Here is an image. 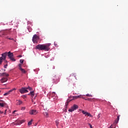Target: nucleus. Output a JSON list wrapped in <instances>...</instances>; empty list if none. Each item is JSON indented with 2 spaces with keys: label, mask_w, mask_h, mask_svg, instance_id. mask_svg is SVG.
Masks as SVG:
<instances>
[{
  "label": "nucleus",
  "mask_w": 128,
  "mask_h": 128,
  "mask_svg": "<svg viewBox=\"0 0 128 128\" xmlns=\"http://www.w3.org/2000/svg\"><path fill=\"white\" fill-rule=\"evenodd\" d=\"M88 126H90V128H92V124H88Z\"/></svg>",
  "instance_id": "7c9ffc66"
},
{
  "label": "nucleus",
  "mask_w": 128,
  "mask_h": 128,
  "mask_svg": "<svg viewBox=\"0 0 128 128\" xmlns=\"http://www.w3.org/2000/svg\"><path fill=\"white\" fill-rule=\"evenodd\" d=\"M0 114H3V112H2V111H0Z\"/></svg>",
  "instance_id": "ea45409f"
},
{
  "label": "nucleus",
  "mask_w": 128,
  "mask_h": 128,
  "mask_svg": "<svg viewBox=\"0 0 128 128\" xmlns=\"http://www.w3.org/2000/svg\"><path fill=\"white\" fill-rule=\"evenodd\" d=\"M12 90V92L13 90H16V88H14Z\"/></svg>",
  "instance_id": "c9c22d12"
},
{
  "label": "nucleus",
  "mask_w": 128,
  "mask_h": 128,
  "mask_svg": "<svg viewBox=\"0 0 128 128\" xmlns=\"http://www.w3.org/2000/svg\"><path fill=\"white\" fill-rule=\"evenodd\" d=\"M20 70L23 72V74H26V70H24V69L22 68H20Z\"/></svg>",
  "instance_id": "4468645a"
},
{
  "label": "nucleus",
  "mask_w": 128,
  "mask_h": 128,
  "mask_svg": "<svg viewBox=\"0 0 128 128\" xmlns=\"http://www.w3.org/2000/svg\"><path fill=\"white\" fill-rule=\"evenodd\" d=\"M36 96H35V97H34V98H36Z\"/></svg>",
  "instance_id": "09e8293b"
},
{
  "label": "nucleus",
  "mask_w": 128,
  "mask_h": 128,
  "mask_svg": "<svg viewBox=\"0 0 128 128\" xmlns=\"http://www.w3.org/2000/svg\"><path fill=\"white\" fill-rule=\"evenodd\" d=\"M30 94L32 98H34V92H30V94H29L28 95L30 96Z\"/></svg>",
  "instance_id": "f8f14e48"
},
{
  "label": "nucleus",
  "mask_w": 128,
  "mask_h": 128,
  "mask_svg": "<svg viewBox=\"0 0 128 128\" xmlns=\"http://www.w3.org/2000/svg\"><path fill=\"white\" fill-rule=\"evenodd\" d=\"M6 112V110H5V112Z\"/></svg>",
  "instance_id": "8fccbe9b"
},
{
  "label": "nucleus",
  "mask_w": 128,
  "mask_h": 128,
  "mask_svg": "<svg viewBox=\"0 0 128 128\" xmlns=\"http://www.w3.org/2000/svg\"><path fill=\"white\" fill-rule=\"evenodd\" d=\"M23 122H24V120H22L20 121V124H23Z\"/></svg>",
  "instance_id": "c85d7f7f"
},
{
  "label": "nucleus",
  "mask_w": 128,
  "mask_h": 128,
  "mask_svg": "<svg viewBox=\"0 0 128 128\" xmlns=\"http://www.w3.org/2000/svg\"><path fill=\"white\" fill-rule=\"evenodd\" d=\"M34 104H36V102H34Z\"/></svg>",
  "instance_id": "37998d69"
},
{
  "label": "nucleus",
  "mask_w": 128,
  "mask_h": 128,
  "mask_svg": "<svg viewBox=\"0 0 128 128\" xmlns=\"http://www.w3.org/2000/svg\"><path fill=\"white\" fill-rule=\"evenodd\" d=\"M18 58H22V56L20 55V56H18Z\"/></svg>",
  "instance_id": "58836bf2"
},
{
  "label": "nucleus",
  "mask_w": 128,
  "mask_h": 128,
  "mask_svg": "<svg viewBox=\"0 0 128 128\" xmlns=\"http://www.w3.org/2000/svg\"><path fill=\"white\" fill-rule=\"evenodd\" d=\"M16 106H20V104H22V101L20 100H16Z\"/></svg>",
  "instance_id": "6e6552de"
},
{
  "label": "nucleus",
  "mask_w": 128,
  "mask_h": 128,
  "mask_svg": "<svg viewBox=\"0 0 128 128\" xmlns=\"http://www.w3.org/2000/svg\"><path fill=\"white\" fill-rule=\"evenodd\" d=\"M32 120H31L30 122H28V126H32Z\"/></svg>",
  "instance_id": "f3484780"
},
{
  "label": "nucleus",
  "mask_w": 128,
  "mask_h": 128,
  "mask_svg": "<svg viewBox=\"0 0 128 128\" xmlns=\"http://www.w3.org/2000/svg\"><path fill=\"white\" fill-rule=\"evenodd\" d=\"M60 124V122H58V120H56V126H58V124Z\"/></svg>",
  "instance_id": "6ab92c4d"
},
{
  "label": "nucleus",
  "mask_w": 128,
  "mask_h": 128,
  "mask_svg": "<svg viewBox=\"0 0 128 128\" xmlns=\"http://www.w3.org/2000/svg\"><path fill=\"white\" fill-rule=\"evenodd\" d=\"M68 102H70V100H68L67 102L66 103V106H68Z\"/></svg>",
  "instance_id": "412c9836"
},
{
  "label": "nucleus",
  "mask_w": 128,
  "mask_h": 128,
  "mask_svg": "<svg viewBox=\"0 0 128 128\" xmlns=\"http://www.w3.org/2000/svg\"><path fill=\"white\" fill-rule=\"evenodd\" d=\"M6 82H8V78H3L1 79V82L2 84Z\"/></svg>",
  "instance_id": "1a4fd4ad"
},
{
  "label": "nucleus",
  "mask_w": 128,
  "mask_h": 128,
  "mask_svg": "<svg viewBox=\"0 0 128 128\" xmlns=\"http://www.w3.org/2000/svg\"><path fill=\"white\" fill-rule=\"evenodd\" d=\"M51 44H39L37 46H36V50H45L46 52H48L50 50V46Z\"/></svg>",
  "instance_id": "f257e3e1"
},
{
  "label": "nucleus",
  "mask_w": 128,
  "mask_h": 128,
  "mask_svg": "<svg viewBox=\"0 0 128 128\" xmlns=\"http://www.w3.org/2000/svg\"><path fill=\"white\" fill-rule=\"evenodd\" d=\"M82 112L83 114H85V116H86L88 112H86L85 111L82 110Z\"/></svg>",
  "instance_id": "5701e85b"
},
{
  "label": "nucleus",
  "mask_w": 128,
  "mask_h": 128,
  "mask_svg": "<svg viewBox=\"0 0 128 128\" xmlns=\"http://www.w3.org/2000/svg\"><path fill=\"white\" fill-rule=\"evenodd\" d=\"M7 66H8V64H6V65L4 66V68H6Z\"/></svg>",
  "instance_id": "c756f323"
},
{
  "label": "nucleus",
  "mask_w": 128,
  "mask_h": 128,
  "mask_svg": "<svg viewBox=\"0 0 128 128\" xmlns=\"http://www.w3.org/2000/svg\"><path fill=\"white\" fill-rule=\"evenodd\" d=\"M0 106H1L2 108H4V104L0 103Z\"/></svg>",
  "instance_id": "aec40b11"
},
{
  "label": "nucleus",
  "mask_w": 128,
  "mask_h": 128,
  "mask_svg": "<svg viewBox=\"0 0 128 128\" xmlns=\"http://www.w3.org/2000/svg\"><path fill=\"white\" fill-rule=\"evenodd\" d=\"M98 118H100V114H98Z\"/></svg>",
  "instance_id": "e433bc0d"
},
{
  "label": "nucleus",
  "mask_w": 128,
  "mask_h": 128,
  "mask_svg": "<svg viewBox=\"0 0 128 128\" xmlns=\"http://www.w3.org/2000/svg\"><path fill=\"white\" fill-rule=\"evenodd\" d=\"M4 72H6V70H4Z\"/></svg>",
  "instance_id": "a18cd8bd"
},
{
  "label": "nucleus",
  "mask_w": 128,
  "mask_h": 128,
  "mask_svg": "<svg viewBox=\"0 0 128 128\" xmlns=\"http://www.w3.org/2000/svg\"><path fill=\"white\" fill-rule=\"evenodd\" d=\"M52 94H56V93L55 92H53Z\"/></svg>",
  "instance_id": "a19ab883"
},
{
  "label": "nucleus",
  "mask_w": 128,
  "mask_h": 128,
  "mask_svg": "<svg viewBox=\"0 0 128 128\" xmlns=\"http://www.w3.org/2000/svg\"><path fill=\"white\" fill-rule=\"evenodd\" d=\"M7 55L8 56L9 58L12 60V62H16V59L14 58V54L10 52H7Z\"/></svg>",
  "instance_id": "7ed1b4c3"
},
{
  "label": "nucleus",
  "mask_w": 128,
  "mask_h": 128,
  "mask_svg": "<svg viewBox=\"0 0 128 128\" xmlns=\"http://www.w3.org/2000/svg\"><path fill=\"white\" fill-rule=\"evenodd\" d=\"M44 116H46V118H48V112H44Z\"/></svg>",
  "instance_id": "2eb2a0df"
},
{
  "label": "nucleus",
  "mask_w": 128,
  "mask_h": 128,
  "mask_svg": "<svg viewBox=\"0 0 128 128\" xmlns=\"http://www.w3.org/2000/svg\"><path fill=\"white\" fill-rule=\"evenodd\" d=\"M78 106L74 104V106L71 107V108L68 110V112H72L78 110Z\"/></svg>",
  "instance_id": "20e7f679"
},
{
  "label": "nucleus",
  "mask_w": 128,
  "mask_h": 128,
  "mask_svg": "<svg viewBox=\"0 0 128 128\" xmlns=\"http://www.w3.org/2000/svg\"><path fill=\"white\" fill-rule=\"evenodd\" d=\"M120 115H118L117 118L116 120V122L118 124V120H120Z\"/></svg>",
  "instance_id": "dca6fc26"
},
{
  "label": "nucleus",
  "mask_w": 128,
  "mask_h": 128,
  "mask_svg": "<svg viewBox=\"0 0 128 128\" xmlns=\"http://www.w3.org/2000/svg\"><path fill=\"white\" fill-rule=\"evenodd\" d=\"M6 38H8V40H12V38H8V37H6Z\"/></svg>",
  "instance_id": "f704fd0d"
},
{
  "label": "nucleus",
  "mask_w": 128,
  "mask_h": 128,
  "mask_svg": "<svg viewBox=\"0 0 128 128\" xmlns=\"http://www.w3.org/2000/svg\"><path fill=\"white\" fill-rule=\"evenodd\" d=\"M32 102H34V99H32Z\"/></svg>",
  "instance_id": "79ce46f5"
},
{
  "label": "nucleus",
  "mask_w": 128,
  "mask_h": 128,
  "mask_svg": "<svg viewBox=\"0 0 128 128\" xmlns=\"http://www.w3.org/2000/svg\"><path fill=\"white\" fill-rule=\"evenodd\" d=\"M1 76H8L9 75H8V74L6 72H4V73L2 74Z\"/></svg>",
  "instance_id": "ddd939ff"
},
{
  "label": "nucleus",
  "mask_w": 128,
  "mask_h": 128,
  "mask_svg": "<svg viewBox=\"0 0 128 128\" xmlns=\"http://www.w3.org/2000/svg\"><path fill=\"white\" fill-rule=\"evenodd\" d=\"M20 94H26V92H28V90H26V88H23L20 90Z\"/></svg>",
  "instance_id": "423d86ee"
},
{
  "label": "nucleus",
  "mask_w": 128,
  "mask_h": 128,
  "mask_svg": "<svg viewBox=\"0 0 128 128\" xmlns=\"http://www.w3.org/2000/svg\"><path fill=\"white\" fill-rule=\"evenodd\" d=\"M14 42H16V40H14Z\"/></svg>",
  "instance_id": "c03bdc74"
},
{
  "label": "nucleus",
  "mask_w": 128,
  "mask_h": 128,
  "mask_svg": "<svg viewBox=\"0 0 128 128\" xmlns=\"http://www.w3.org/2000/svg\"><path fill=\"white\" fill-rule=\"evenodd\" d=\"M36 96H35V97H34V98H36Z\"/></svg>",
  "instance_id": "49530a36"
},
{
  "label": "nucleus",
  "mask_w": 128,
  "mask_h": 128,
  "mask_svg": "<svg viewBox=\"0 0 128 128\" xmlns=\"http://www.w3.org/2000/svg\"><path fill=\"white\" fill-rule=\"evenodd\" d=\"M86 100H88L89 102H92V98H88L86 99H85Z\"/></svg>",
  "instance_id": "4be33fe9"
},
{
  "label": "nucleus",
  "mask_w": 128,
  "mask_h": 128,
  "mask_svg": "<svg viewBox=\"0 0 128 128\" xmlns=\"http://www.w3.org/2000/svg\"><path fill=\"white\" fill-rule=\"evenodd\" d=\"M36 96H35V97H34V98H36Z\"/></svg>",
  "instance_id": "de8ad7c7"
},
{
  "label": "nucleus",
  "mask_w": 128,
  "mask_h": 128,
  "mask_svg": "<svg viewBox=\"0 0 128 128\" xmlns=\"http://www.w3.org/2000/svg\"><path fill=\"white\" fill-rule=\"evenodd\" d=\"M18 66H19V70H20V68H22V64H18Z\"/></svg>",
  "instance_id": "a878e982"
},
{
  "label": "nucleus",
  "mask_w": 128,
  "mask_h": 128,
  "mask_svg": "<svg viewBox=\"0 0 128 128\" xmlns=\"http://www.w3.org/2000/svg\"><path fill=\"white\" fill-rule=\"evenodd\" d=\"M11 40H14V38H11Z\"/></svg>",
  "instance_id": "4c0bfd02"
},
{
  "label": "nucleus",
  "mask_w": 128,
  "mask_h": 128,
  "mask_svg": "<svg viewBox=\"0 0 128 128\" xmlns=\"http://www.w3.org/2000/svg\"><path fill=\"white\" fill-rule=\"evenodd\" d=\"M82 98V95L74 96H73V100H78V98Z\"/></svg>",
  "instance_id": "9d476101"
},
{
  "label": "nucleus",
  "mask_w": 128,
  "mask_h": 128,
  "mask_svg": "<svg viewBox=\"0 0 128 128\" xmlns=\"http://www.w3.org/2000/svg\"><path fill=\"white\" fill-rule=\"evenodd\" d=\"M12 92V90H10L8 92L5 93L4 96H8V94H10V93Z\"/></svg>",
  "instance_id": "9b49d317"
},
{
  "label": "nucleus",
  "mask_w": 128,
  "mask_h": 128,
  "mask_svg": "<svg viewBox=\"0 0 128 128\" xmlns=\"http://www.w3.org/2000/svg\"><path fill=\"white\" fill-rule=\"evenodd\" d=\"M86 116H92V114H90L87 112V113H86Z\"/></svg>",
  "instance_id": "a211bd4d"
},
{
  "label": "nucleus",
  "mask_w": 128,
  "mask_h": 128,
  "mask_svg": "<svg viewBox=\"0 0 128 128\" xmlns=\"http://www.w3.org/2000/svg\"><path fill=\"white\" fill-rule=\"evenodd\" d=\"M21 110H26V107H22Z\"/></svg>",
  "instance_id": "cd10ccee"
},
{
  "label": "nucleus",
  "mask_w": 128,
  "mask_h": 128,
  "mask_svg": "<svg viewBox=\"0 0 128 128\" xmlns=\"http://www.w3.org/2000/svg\"><path fill=\"white\" fill-rule=\"evenodd\" d=\"M55 46H58V44L56 43H54Z\"/></svg>",
  "instance_id": "473e14b6"
},
{
  "label": "nucleus",
  "mask_w": 128,
  "mask_h": 128,
  "mask_svg": "<svg viewBox=\"0 0 128 128\" xmlns=\"http://www.w3.org/2000/svg\"><path fill=\"white\" fill-rule=\"evenodd\" d=\"M70 76H74V78H76V74L73 73V74H70Z\"/></svg>",
  "instance_id": "b1692460"
},
{
  "label": "nucleus",
  "mask_w": 128,
  "mask_h": 128,
  "mask_svg": "<svg viewBox=\"0 0 128 128\" xmlns=\"http://www.w3.org/2000/svg\"><path fill=\"white\" fill-rule=\"evenodd\" d=\"M30 86L26 88V90H30Z\"/></svg>",
  "instance_id": "2f4dec72"
},
{
  "label": "nucleus",
  "mask_w": 128,
  "mask_h": 128,
  "mask_svg": "<svg viewBox=\"0 0 128 128\" xmlns=\"http://www.w3.org/2000/svg\"><path fill=\"white\" fill-rule=\"evenodd\" d=\"M38 40H40V37H38V35L34 34L32 37V40L34 44H36L38 43Z\"/></svg>",
  "instance_id": "39448f33"
},
{
  "label": "nucleus",
  "mask_w": 128,
  "mask_h": 128,
  "mask_svg": "<svg viewBox=\"0 0 128 128\" xmlns=\"http://www.w3.org/2000/svg\"><path fill=\"white\" fill-rule=\"evenodd\" d=\"M29 90H32V88L30 87V88H29Z\"/></svg>",
  "instance_id": "72a5a7b5"
},
{
  "label": "nucleus",
  "mask_w": 128,
  "mask_h": 128,
  "mask_svg": "<svg viewBox=\"0 0 128 128\" xmlns=\"http://www.w3.org/2000/svg\"><path fill=\"white\" fill-rule=\"evenodd\" d=\"M86 96H90V98H92V94H87Z\"/></svg>",
  "instance_id": "393cba45"
},
{
  "label": "nucleus",
  "mask_w": 128,
  "mask_h": 128,
  "mask_svg": "<svg viewBox=\"0 0 128 128\" xmlns=\"http://www.w3.org/2000/svg\"><path fill=\"white\" fill-rule=\"evenodd\" d=\"M2 56L0 57V64H2V60H5L6 58V56H8V52H6L4 54H2Z\"/></svg>",
  "instance_id": "f03ea898"
},
{
  "label": "nucleus",
  "mask_w": 128,
  "mask_h": 128,
  "mask_svg": "<svg viewBox=\"0 0 128 128\" xmlns=\"http://www.w3.org/2000/svg\"><path fill=\"white\" fill-rule=\"evenodd\" d=\"M38 111L34 110H32L29 112L30 114H31V115H36V114H38Z\"/></svg>",
  "instance_id": "0eeeda50"
},
{
  "label": "nucleus",
  "mask_w": 128,
  "mask_h": 128,
  "mask_svg": "<svg viewBox=\"0 0 128 128\" xmlns=\"http://www.w3.org/2000/svg\"><path fill=\"white\" fill-rule=\"evenodd\" d=\"M24 60H20V64H24Z\"/></svg>",
  "instance_id": "bb28decb"
}]
</instances>
